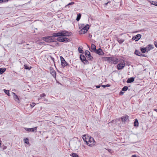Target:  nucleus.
Here are the masks:
<instances>
[{
  "label": "nucleus",
  "mask_w": 157,
  "mask_h": 157,
  "mask_svg": "<svg viewBox=\"0 0 157 157\" xmlns=\"http://www.w3.org/2000/svg\"><path fill=\"white\" fill-rule=\"evenodd\" d=\"M128 89V87L127 86H124L122 89V91H125L127 90Z\"/></svg>",
  "instance_id": "nucleus-31"
},
{
  "label": "nucleus",
  "mask_w": 157,
  "mask_h": 157,
  "mask_svg": "<svg viewBox=\"0 0 157 157\" xmlns=\"http://www.w3.org/2000/svg\"><path fill=\"white\" fill-rule=\"evenodd\" d=\"M3 2V0H0V3H2Z\"/></svg>",
  "instance_id": "nucleus-49"
},
{
  "label": "nucleus",
  "mask_w": 157,
  "mask_h": 157,
  "mask_svg": "<svg viewBox=\"0 0 157 157\" xmlns=\"http://www.w3.org/2000/svg\"><path fill=\"white\" fill-rule=\"evenodd\" d=\"M78 51L80 53H83L84 52L82 50V46L79 47L78 48Z\"/></svg>",
  "instance_id": "nucleus-24"
},
{
  "label": "nucleus",
  "mask_w": 157,
  "mask_h": 157,
  "mask_svg": "<svg viewBox=\"0 0 157 157\" xmlns=\"http://www.w3.org/2000/svg\"><path fill=\"white\" fill-rule=\"evenodd\" d=\"M30 105L32 108H33L35 105V103L34 102H33L32 104H30Z\"/></svg>",
  "instance_id": "nucleus-37"
},
{
  "label": "nucleus",
  "mask_w": 157,
  "mask_h": 157,
  "mask_svg": "<svg viewBox=\"0 0 157 157\" xmlns=\"http://www.w3.org/2000/svg\"><path fill=\"white\" fill-rule=\"evenodd\" d=\"M124 94V92L122 91H120L119 93L120 95H123Z\"/></svg>",
  "instance_id": "nucleus-41"
},
{
  "label": "nucleus",
  "mask_w": 157,
  "mask_h": 157,
  "mask_svg": "<svg viewBox=\"0 0 157 157\" xmlns=\"http://www.w3.org/2000/svg\"><path fill=\"white\" fill-rule=\"evenodd\" d=\"M89 27V25L88 24L86 25L83 28L80 30L79 33L81 34H84L85 33L87 32Z\"/></svg>",
  "instance_id": "nucleus-5"
},
{
  "label": "nucleus",
  "mask_w": 157,
  "mask_h": 157,
  "mask_svg": "<svg viewBox=\"0 0 157 157\" xmlns=\"http://www.w3.org/2000/svg\"><path fill=\"white\" fill-rule=\"evenodd\" d=\"M106 87H109L110 86V85L109 84H107L106 85Z\"/></svg>",
  "instance_id": "nucleus-44"
},
{
  "label": "nucleus",
  "mask_w": 157,
  "mask_h": 157,
  "mask_svg": "<svg viewBox=\"0 0 157 157\" xmlns=\"http://www.w3.org/2000/svg\"><path fill=\"white\" fill-rule=\"evenodd\" d=\"M108 151L109 152L112 153L113 152V151L111 149H108Z\"/></svg>",
  "instance_id": "nucleus-38"
},
{
  "label": "nucleus",
  "mask_w": 157,
  "mask_h": 157,
  "mask_svg": "<svg viewBox=\"0 0 157 157\" xmlns=\"http://www.w3.org/2000/svg\"><path fill=\"white\" fill-rule=\"evenodd\" d=\"M101 86L99 85H97L96 86V87L97 88H100V87Z\"/></svg>",
  "instance_id": "nucleus-42"
},
{
  "label": "nucleus",
  "mask_w": 157,
  "mask_h": 157,
  "mask_svg": "<svg viewBox=\"0 0 157 157\" xmlns=\"http://www.w3.org/2000/svg\"><path fill=\"white\" fill-rule=\"evenodd\" d=\"M71 156L73 157H78V156L77 155V154L75 153H73L71 154Z\"/></svg>",
  "instance_id": "nucleus-32"
},
{
  "label": "nucleus",
  "mask_w": 157,
  "mask_h": 157,
  "mask_svg": "<svg viewBox=\"0 0 157 157\" xmlns=\"http://www.w3.org/2000/svg\"><path fill=\"white\" fill-rule=\"evenodd\" d=\"M6 146H4V147H3V150H5V149H6Z\"/></svg>",
  "instance_id": "nucleus-45"
},
{
  "label": "nucleus",
  "mask_w": 157,
  "mask_h": 157,
  "mask_svg": "<svg viewBox=\"0 0 157 157\" xmlns=\"http://www.w3.org/2000/svg\"><path fill=\"white\" fill-rule=\"evenodd\" d=\"M75 2H71L70 3H69L67 5H66L65 6V7H66L68 6L74 4Z\"/></svg>",
  "instance_id": "nucleus-35"
},
{
  "label": "nucleus",
  "mask_w": 157,
  "mask_h": 157,
  "mask_svg": "<svg viewBox=\"0 0 157 157\" xmlns=\"http://www.w3.org/2000/svg\"><path fill=\"white\" fill-rule=\"evenodd\" d=\"M94 52L100 55H103L104 54L102 49L100 48H99L98 49H96Z\"/></svg>",
  "instance_id": "nucleus-10"
},
{
  "label": "nucleus",
  "mask_w": 157,
  "mask_h": 157,
  "mask_svg": "<svg viewBox=\"0 0 157 157\" xmlns=\"http://www.w3.org/2000/svg\"><path fill=\"white\" fill-rule=\"evenodd\" d=\"M50 73L53 76L54 78H56V72L55 70H54L53 68H50Z\"/></svg>",
  "instance_id": "nucleus-11"
},
{
  "label": "nucleus",
  "mask_w": 157,
  "mask_h": 157,
  "mask_svg": "<svg viewBox=\"0 0 157 157\" xmlns=\"http://www.w3.org/2000/svg\"><path fill=\"white\" fill-rule=\"evenodd\" d=\"M117 41L120 43V44H121L124 41V40L122 39H121L118 38L117 40Z\"/></svg>",
  "instance_id": "nucleus-27"
},
{
  "label": "nucleus",
  "mask_w": 157,
  "mask_h": 157,
  "mask_svg": "<svg viewBox=\"0 0 157 157\" xmlns=\"http://www.w3.org/2000/svg\"><path fill=\"white\" fill-rule=\"evenodd\" d=\"M4 92L7 95H9V90H4Z\"/></svg>",
  "instance_id": "nucleus-34"
},
{
  "label": "nucleus",
  "mask_w": 157,
  "mask_h": 157,
  "mask_svg": "<svg viewBox=\"0 0 157 157\" xmlns=\"http://www.w3.org/2000/svg\"><path fill=\"white\" fill-rule=\"evenodd\" d=\"M46 96V95L44 93H43V94H41L40 95V97H41V98H42V97H45V96Z\"/></svg>",
  "instance_id": "nucleus-36"
},
{
  "label": "nucleus",
  "mask_w": 157,
  "mask_h": 157,
  "mask_svg": "<svg viewBox=\"0 0 157 157\" xmlns=\"http://www.w3.org/2000/svg\"><path fill=\"white\" fill-rule=\"evenodd\" d=\"M147 48H140V50L143 53H145L146 51H147Z\"/></svg>",
  "instance_id": "nucleus-25"
},
{
  "label": "nucleus",
  "mask_w": 157,
  "mask_h": 157,
  "mask_svg": "<svg viewBox=\"0 0 157 157\" xmlns=\"http://www.w3.org/2000/svg\"><path fill=\"white\" fill-rule=\"evenodd\" d=\"M6 70L5 68H0V74H3Z\"/></svg>",
  "instance_id": "nucleus-29"
},
{
  "label": "nucleus",
  "mask_w": 157,
  "mask_h": 157,
  "mask_svg": "<svg viewBox=\"0 0 157 157\" xmlns=\"http://www.w3.org/2000/svg\"><path fill=\"white\" fill-rule=\"evenodd\" d=\"M61 65L63 68L68 65L67 63L65 61L64 58L62 56L60 57Z\"/></svg>",
  "instance_id": "nucleus-8"
},
{
  "label": "nucleus",
  "mask_w": 157,
  "mask_h": 157,
  "mask_svg": "<svg viewBox=\"0 0 157 157\" xmlns=\"http://www.w3.org/2000/svg\"><path fill=\"white\" fill-rule=\"evenodd\" d=\"M153 110L157 112V109H153Z\"/></svg>",
  "instance_id": "nucleus-47"
},
{
  "label": "nucleus",
  "mask_w": 157,
  "mask_h": 157,
  "mask_svg": "<svg viewBox=\"0 0 157 157\" xmlns=\"http://www.w3.org/2000/svg\"><path fill=\"white\" fill-rule=\"evenodd\" d=\"M134 81V78L131 77L128 78L127 81L128 83H130L133 82Z\"/></svg>",
  "instance_id": "nucleus-19"
},
{
  "label": "nucleus",
  "mask_w": 157,
  "mask_h": 157,
  "mask_svg": "<svg viewBox=\"0 0 157 157\" xmlns=\"http://www.w3.org/2000/svg\"><path fill=\"white\" fill-rule=\"evenodd\" d=\"M147 49V51H149L150 50L153 49L154 48V46L152 44H149L146 47Z\"/></svg>",
  "instance_id": "nucleus-16"
},
{
  "label": "nucleus",
  "mask_w": 157,
  "mask_h": 157,
  "mask_svg": "<svg viewBox=\"0 0 157 157\" xmlns=\"http://www.w3.org/2000/svg\"><path fill=\"white\" fill-rule=\"evenodd\" d=\"M95 141L94 138L90 136L89 137L86 144L89 146H92L95 144Z\"/></svg>",
  "instance_id": "nucleus-4"
},
{
  "label": "nucleus",
  "mask_w": 157,
  "mask_h": 157,
  "mask_svg": "<svg viewBox=\"0 0 157 157\" xmlns=\"http://www.w3.org/2000/svg\"><path fill=\"white\" fill-rule=\"evenodd\" d=\"M108 4L109 3V2H107Z\"/></svg>",
  "instance_id": "nucleus-53"
},
{
  "label": "nucleus",
  "mask_w": 157,
  "mask_h": 157,
  "mask_svg": "<svg viewBox=\"0 0 157 157\" xmlns=\"http://www.w3.org/2000/svg\"><path fill=\"white\" fill-rule=\"evenodd\" d=\"M91 49L92 50L91 51V52H94L95 51V50H96V46L94 44H92Z\"/></svg>",
  "instance_id": "nucleus-22"
},
{
  "label": "nucleus",
  "mask_w": 157,
  "mask_h": 157,
  "mask_svg": "<svg viewBox=\"0 0 157 157\" xmlns=\"http://www.w3.org/2000/svg\"><path fill=\"white\" fill-rule=\"evenodd\" d=\"M56 33H53L52 36H48L43 37V40L47 42H51L54 41L55 39L54 37H57L54 36V34Z\"/></svg>",
  "instance_id": "nucleus-2"
},
{
  "label": "nucleus",
  "mask_w": 157,
  "mask_h": 157,
  "mask_svg": "<svg viewBox=\"0 0 157 157\" xmlns=\"http://www.w3.org/2000/svg\"><path fill=\"white\" fill-rule=\"evenodd\" d=\"M80 58L82 62H83L84 64H86L89 63L88 61L86 60L85 56L84 55L82 54L80 55Z\"/></svg>",
  "instance_id": "nucleus-6"
},
{
  "label": "nucleus",
  "mask_w": 157,
  "mask_h": 157,
  "mask_svg": "<svg viewBox=\"0 0 157 157\" xmlns=\"http://www.w3.org/2000/svg\"><path fill=\"white\" fill-rule=\"evenodd\" d=\"M121 119L122 122H126L129 120V117L126 115L122 117Z\"/></svg>",
  "instance_id": "nucleus-14"
},
{
  "label": "nucleus",
  "mask_w": 157,
  "mask_h": 157,
  "mask_svg": "<svg viewBox=\"0 0 157 157\" xmlns=\"http://www.w3.org/2000/svg\"><path fill=\"white\" fill-rule=\"evenodd\" d=\"M1 140H0V147H1Z\"/></svg>",
  "instance_id": "nucleus-50"
},
{
  "label": "nucleus",
  "mask_w": 157,
  "mask_h": 157,
  "mask_svg": "<svg viewBox=\"0 0 157 157\" xmlns=\"http://www.w3.org/2000/svg\"><path fill=\"white\" fill-rule=\"evenodd\" d=\"M151 4L155 6H157V2L154 1H151Z\"/></svg>",
  "instance_id": "nucleus-30"
},
{
  "label": "nucleus",
  "mask_w": 157,
  "mask_h": 157,
  "mask_svg": "<svg viewBox=\"0 0 157 157\" xmlns=\"http://www.w3.org/2000/svg\"><path fill=\"white\" fill-rule=\"evenodd\" d=\"M154 44L156 48H157V41H155L154 42Z\"/></svg>",
  "instance_id": "nucleus-40"
},
{
  "label": "nucleus",
  "mask_w": 157,
  "mask_h": 157,
  "mask_svg": "<svg viewBox=\"0 0 157 157\" xmlns=\"http://www.w3.org/2000/svg\"><path fill=\"white\" fill-rule=\"evenodd\" d=\"M82 27L84 26V24H82Z\"/></svg>",
  "instance_id": "nucleus-52"
},
{
  "label": "nucleus",
  "mask_w": 157,
  "mask_h": 157,
  "mask_svg": "<svg viewBox=\"0 0 157 157\" xmlns=\"http://www.w3.org/2000/svg\"><path fill=\"white\" fill-rule=\"evenodd\" d=\"M139 123L137 119H136L134 121V126L135 127H138V126Z\"/></svg>",
  "instance_id": "nucleus-23"
},
{
  "label": "nucleus",
  "mask_w": 157,
  "mask_h": 157,
  "mask_svg": "<svg viewBox=\"0 0 157 157\" xmlns=\"http://www.w3.org/2000/svg\"><path fill=\"white\" fill-rule=\"evenodd\" d=\"M85 54L87 58L89 60L92 61L93 60V57L90 54V52L88 50H86L85 52Z\"/></svg>",
  "instance_id": "nucleus-7"
},
{
  "label": "nucleus",
  "mask_w": 157,
  "mask_h": 157,
  "mask_svg": "<svg viewBox=\"0 0 157 157\" xmlns=\"http://www.w3.org/2000/svg\"><path fill=\"white\" fill-rule=\"evenodd\" d=\"M141 35L140 34H137L133 36L132 39L135 40L136 41H138L141 38Z\"/></svg>",
  "instance_id": "nucleus-15"
},
{
  "label": "nucleus",
  "mask_w": 157,
  "mask_h": 157,
  "mask_svg": "<svg viewBox=\"0 0 157 157\" xmlns=\"http://www.w3.org/2000/svg\"><path fill=\"white\" fill-rule=\"evenodd\" d=\"M144 56L145 57V55L142 54V56Z\"/></svg>",
  "instance_id": "nucleus-48"
},
{
  "label": "nucleus",
  "mask_w": 157,
  "mask_h": 157,
  "mask_svg": "<svg viewBox=\"0 0 157 157\" xmlns=\"http://www.w3.org/2000/svg\"><path fill=\"white\" fill-rule=\"evenodd\" d=\"M24 67L25 69L28 70H30L31 68V67H28L26 64H25L24 65Z\"/></svg>",
  "instance_id": "nucleus-26"
},
{
  "label": "nucleus",
  "mask_w": 157,
  "mask_h": 157,
  "mask_svg": "<svg viewBox=\"0 0 157 157\" xmlns=\"http://www.w3.org/2000/svg\"><path fill=\"white\" fill-rule=\"evenodd\" d=\"M81 17V14L80 13H79L78 14L77 16V18L76 19V20L78 21H79Z\"/></svg>",
  "instance_id": "nucleus-28"
},
{
  "label": "nucleus",
  "mask_w": 157,
  "mask_h": 157,
  "mask_svg": "<svg viewBox=\"0 0 157 157\" xmlns=\"http://www.w3.org/2000/svg\"><path fill=\"white\" fill-rule=\"evenodd\" d=\"M134 53L137 56H142V54L139 51V50H136L135 51Z\"/></svg>",
  "instance_id": "nucleus-21"
},
{
  "label": "nucleus",
  "mask_w": 157,
  "mask_h": 157,
  "mask_svg": "<svg viewBox=\"0 0 157 157\" xmlns=\"http://www.w3.org/2000/svg\"><path fill=\"white\" fill-rule=\"evenodd\" d=\"M37 127H36L33 128H24L28 132H36V130Z\"/></svg>",
  "instance_id": "nucleus-9"
},
{
  "label": "nucleus",
  "mask_w": 157,
  "mask_h": 157,
  "mask_svg": "<svg viewBox=\"0 0 157 157\" xmlns=\"http://www.w3.org/2000/svg\"><path fill=\"white\" fill-rule=\"evenodd\" d=\"M117 68L118 70H121L125 66V63L124 62L123 63H120L117 65Z\"/></svg>",
  "instance_id": "nucleus-13"
},
{
  "label": "nucleus",
  "mask_w": 157,
  "mask_h": 157,
  "mask_svg": "<svg viewBox=\"0 0 157 157\" xmlns=\"http://www.w3.org/2000/svg\"><path fill=\"white\" fill-rule=\"evenodd\" d=\"M50 57L51 59L53 61V62H54V60H55L54 58L53 57H52V56H50Z\"/></svg>",
  "instance_id": "nucleus-39"
},
{
  "label": "nucleus",
  "mask_w": 157,
  "mask_h": 157,
  "mask_svg": "<svg viewBox=\"0 0 157 157\" xmlns=\"http://www.w3.org/2000/svg\"><path fill=\"white\" fill-rule=\"evenodd\" d=\"M111 63H113L114 64H116L118 62V59L116 57H112Z\"/></svg>",
  "instance_id": "nucleus-12"
},
{
  "label": "nucleus",
  "mask_w": 157,
  "mask_h": 157,
  "mask_svg": "<svg viewBox=\"0 0 157 157\" xmlns=\"http://www.w3.org/2000/svg\"><path fill=\"white\" fill-rule=\"evenodd\" d=\"M108 3H105V5L106 6L107 5Z\"/></svg>",
  "instance_id": "nucleus-51"
},
{
  "label": "nucleus",
  "mask_w": 157,
  "mask_h": 157,
  "mask_svg": "<svg viewBox=\"0 0 157 157\" xmlns=\"http://www.w3.org/2000/svg\"><path fill=\"white\" fill-rule=\"evenodd\" d=\"M101 86H102V87L104 88L106 87V85H102Z\"/></svg>",
  "instance_id": "nucleus-43"
},
{
  "label": "nucleus",
  "mask_w": 157,
  "mask_h": 157,
  "mask_svg": "<svg viewBox=\"0 0 157 157\" xmlns=\"http://www.w3.org/2000/svg\"><path fill=\"white\" fill-rule=\"evenodd\" d=\"M132 157H136V155H132Z\"/></svg>",
  "instance_id": "nucleus-46"
},
{
  "label": "nucleus",
  "mask_w": 157,
  "mask_h": 157,
  "mask_svg": "<svg viewBox=\"0 0 157 157\" xmlns=\"http://www.w3.org/2000/svg\"><path fill=\"white\" fill-rule=\"evenodd\" d=\"M111 58L110 57H105L103 58V59L104 60L107 61L108 62H109V63H111Z\"/></svg>",
  "instance_id": "nucleus-18"
},
{
  "label": "nucleus",
  "mask_w": 157,
  "mask_h": 157,
  "mask_svg": "<svg viewBox=\"0 0 157 157\" xmlns=\"http://www.w3.org/2000/svg\"><path fill=\"white\" fill-rule=\"evenodd\" d=\"M72 34V33L71 32L68 31H62L54 34V36H70Z\"/></svg>",
  "instance_id": "nucleus-1"
},
{
  "label": "nucleus",
  "mask_w": 157,
  "mask_h": 157,
  "mask_svg": "<svg viewBox=\"0 0 157 157\" xmlns=\"http://www.w3.org/2000/svg\"><path fill=\"white\" fill-rule=\"evenodd\" d=\"M57 40L59 42L67 43L70 41L69 38L63 36H58Z\"/></svg>",
  "instance_id": "nucleus-3"
},
{
  "label": "nucleus",
  "mask_w": 157,
  "mask_h": 157,
  "mask_svg": "<svg viewBox=\"0 0 157 157\" xmlns=\"http://www.w3.org/2000/svg\"><path fill=\"white\" fill-rule=\"evenodd\" d=\"M24 143L26 144H29V139L27 138H26L25 139H24Z\"/></svg>",
  "instance_id": "nucleus-33"
},
{
  "label": "nucleus",
  "mask_w": 157,
  "mask_h": 157,
  "mask_svg": "<svg viewBox=\"0 0 157 157\" xmlns=\"http://www.w3.org/2000/svg\"><path fill=\"white\" fill-rule=\"evenodd\" d=\"M13 94H14V95L13 96L14 99L17 102L19 103L20 102V101L19 100V98L18 96L15 94V93H13Z\"/></svg>",
  "instance_id": "nucleus-17"
},
{
  "label": "nucleus",
  "mask_w": 157,
  "mask_h": 157,
  "mask_svg": "<svg viewBox=\"0 0 157 157\" xmlns=\"http://www.w3.org/2000/svg\"><path fill=\"white\" fill-rule=\"evenodd\" d=\"M88 137H87L86 136V135H83L82 136V138L83 140L87 143V142L88 140V138L89 136H88Z\"/></svg>",
  "instance_id": "nucleus-20"
}]
</instances>
